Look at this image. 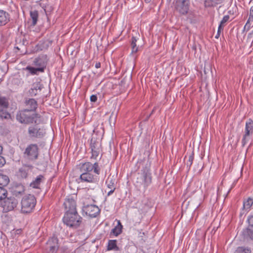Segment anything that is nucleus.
Listing matches in <instances>:
<instances>
[{
  "label": "nucleus",
  "mask_w": 253,
  "mask_h": 253,
  "mask_svg": "<svg viewBox=\"0 0 253 253\" xmlns=\"http://www.w3.org/2000/svg\"><path fill=\"white\" fill-rule=\"evenodd\" d=\"M135 186L140 188L141 186L146 188L152 182V175L150 171V163L148 161L145 167L143 168L136 175Z\"/></svg>",
  "instance_id": "obj_1"
},
{
  "label": "nucleus",
  "mask_w": 253,
  "mask_h": 253,
  "mask_svg": "<svg viewBox=\"0 0 253 253\" xmlns=\"http://www.w3.org/2000/svg\"><path fill=\"white\" fill-rule=\"evenodd\" d=\"M16 118L18 121L22 124H29L35 122L36 124H40L41 122V116L23 109L17 112Z\"/></svg>",
  "instance_id": "obj_2"
},
{
  "label": "nucleus",
  "mask_w": 253,
  "mask_h": 253,
  "mask_svg": "<svg viewBox=\"0 0 253 253\" xmlns=\"http://www.w3.org/2000/svg\"><path fill=\"white\" fill-rule=\"evenodd\" d=\"M63 223L67 226L76 229L82 223L83 218L78 214V212H66L62 219Z\"/></svg>",
  "instance_id": "obj_3"
},
{
  "label": "nucleus",
  "mask_w": 253,
  "mask_h": 253,
  "mask_svg": "<svg viewBox=\"0 0 253 253\" xmlns=\"http://www.w3.org/2000/svg\"><path fill=\"white\" fill-rule=\"evenodd\" d=\"M35 197L32 194L24 196L21 201V211L23 213H31L34 210L36 205Z\"/></svg>",
  "instance_id": "obj_4"
},
{
  "label": "nucleus",
  "mask_w": 253,
  "mask_h": 253,
  "mask_svg": "<svg viewBox=\"0 0 253 253\" xmlns=\"http://www.w3.org/2000/svg\"><path fill=\"white\" fill-rule=\"evenodd\" d=\"M19 201L14 196L6 197L0 202V206L2 208L3 211L7 212L12 211L18 205Z\"/></svg>",
  "instance_id": "obj_5"
},
{
  "label": "nucleus",
  "mask_w": 253,
  "mask_h": 253,
  "mask_svg": "<svg viewBox=\"0 0 253 253\" xmlns=\"http://www.w3.org/2000/svg\"><path fill=\"white\" fill-rule=\"evenodd\" d=\"M101 145L99 139L95 138L93 135L90 140V147L92 156L91 158H96L102 157Z\"/></svg>",
  "instance_id": "obj_6"
},
{
  "label": "nucleus",
  "mask_w": 253,
  "mask_h": 253,
  "mask_svg": "<svg viewBox=\"0 0 253 253\" xmlns=\"http://www.w3.org/2000/svg\"><path fill=\"white\" fill-rule=\"evenodd\" d=\"M80 172H93L97 175H99L100 172V168L97 163L93 164L90 162L81 163L78 165Z\"/></svg>",
  "instance_id": "obj_7"
},
{
  "label": "nucleus",
  "mask_w": 253,
  "mask_h": 253,
  "mask_svg": "<svg viewBox=\"0 0 253 253\" xmlns=\"http://www.w3.org/2000/svg\"><path fill=\"white\" fill-rule=\"evenodd\" d=\"M175 9L177 12L182 15L188 13L189 7V0H174Z\"/></svg>",
  "instance_id": "obj_8"
},
{
  "label": "nucleus",
  "mask_w": 253,
  "mask_h": 253,
  "mask_svg": "<svg viewBox=\"0 0 253 253\" xmlns=\"http://www.w3.org/2000/svg\"><path fill=\"white\" fill-rule=\"evenodd\" d=\"M82 210L86 215H88L91 217H96L100 212L99 208L94 205H88L84 206Z\"/></svg>",
  "instance_id": "obj_9"
},
{
  "label": "nucleus",
  "mask_w": 253,
  "mask_h": 253,
  "mask_svg": "<svg viewBox=\"0 0 253 253\" xmlns=\"http://www.w3.org/2000/svg\"><path fill=\"white\" fill-rule=\"evenodd\" d=\"M28 133L31 137L41 138L45 135V130L43 127L35 126L29 127Z\"/></svg>",
  "instance_id": "obj_10"
},
{
  "label": "nucleus",
  "mask_w": 253,
  "mask_h": 253,
  "mask_svg": "<svg viewBox=\"0 0 253 253\" xmlns=\"http://www.w3.org/2000/svg\"><path fill=\"white\" fill-rule=\"evenodd\" d=\"M48 58L46 55L42 54L36 58L33 61V65L38 68L43 69V72L46 66Z\"/></svg>",
  "instance_id": "obj_11"
},
{
  "label": "nucleus",
  "mask_w": 253,
  "mask_h": 253,
  "mask_svg": "<svg viewBox=\"0 0 253 253\" xmlns=\"http://www.w3.org/2000/svg\"><path fill=\"white\" fill-rule=\"evenodd\" d=\"M59 248L58 239L53 237L50 238L46 243V249L51 253H56Z\"/></svg>",
  "instance_id": "obj_12"
},
{
  "label": "nucleus",
  "mask_w": 253,
  "mask_h": 253,
  "mask_svg": "<svg viewBox=\"0 0 253 253\" xmlns=\"http://www.w3.org/2000/svg\"><path fill=\"white\" fill-rule=\"evenodd\" d=\"M38 147L37 144H31L25 150L24 154L31 158H37L38 156Z\"/></svg>",
  "instance_id": "obj_13"
},
{
  "label": "nucleus",
  "mask_w": 253,
  "mask_h": 253,
  "mask_svg": "<svg viewBox=\"0 0 253 253\" xmlns=\"http://www.w3.org/2000/svg\"><path fill=\"white\" fill-rule=\"evenodd\" d=\"M64 206L66 210V212H77L76 210V202L72 198L68 197L66 198L64 203Z\"/></svg>",
  "instance_id": "obj_14"
},
{
  "label": "nucleus",
  "mask_w": 253,
  "mask_h": 253,
  "mask_svg": "<svg viewBox=\"0 0 253 253\" xmlns=\"http://www.w3.org/2000/svg\"><path fill=\"white\" fill-rule=\"evenodd\" d=\"M80 179L82 182L93 183L95 181V177L92 172H80Z\"/></svg>",
  "instance_id": "obj_15"
},
{
  "label": "nucleus",
  "mask_w": 253,
  "mask_h": 253,
  "mask_svg": "<svg viewBox=\"0 0 253 253\" xmlns=\"http://www.w3.org/2000/svg\"><path fill=\"white\" fill-rule=\"evenodd\" d=\"M25 105L26 107L25 110H28L33 113H34L38 107L37 101L33 98L26 99L25 101Z\"/></svg>",
  "instance_id": "obj_16"
},
{
  "label": "nucleus",
  "mask_w": 253,
  "mask_h": 253,
  "mask_svg": "<svg viewBox=\"0 0 253 253\" xmlns=\"http://www.w3.org/2000/svg\"><path fill=\"white\" fill-rule=\"evenodd\" d=\"M33 166L30 164H23L22 167L19 169L17 172V175L22 178L27 177L28 172L29 170H31Z\"/></svg>",
  "instance_id": "obj_17"
},
{
  "label": "nucleus",
  "mask_w": 253,
  "mask_h": 253,
  "mask_svg": "<svg viewBox=\"0 0 253 253\" xmlns=\"http://www.w3.org/2000/svg\"><path fill=\"white\" fill-rule=\"evenodd\" d=\"M122 230L123 225H122L121 221L120 220H118L117 225L111 230L110 233V237L118 236L122 233Z\"/></svg>",
  "instance_id": "obj_18"
},
{
  "label": "nucleus",
  "mask_w": 253,
  "mask_h": 253,
  "mask_svg": "<svg viewBox=\"0 0 253 253\" xmlns=\"http://www.w3.org/2000/svg\"><path fill=\"white\" fill-rule=\"evenodd\" d=\"M25 191V187L22 184L16 185L12 191L13 196L15 198L24 194Z\"/></svg>",
  "instance_id": "obj_19"
},
{
  "label": "nucleus",
  "mask_w": 253,
  "mask_h": 253,
  "mask_svg": "<svg viewBox=\"0 0 253 253\" xmlns=\"http://www.w3.org/2000/svg\"><path fill=\"white\" fill-rule=\"evenodd\" d=\"M9 14L3 10H0V26L5 25L9 21Z\"/></svg>",
  "instance_id": "obj_20"
},
{
  "label": "nucleus",
  "mask_w": 253,
  "mask_h": 253,
  "mask_svg": "<svg viewBox=\"0 0 253 253\" xmlns=\"http://www.w3.org/2000/svg\"><path fill=\"white\" fill-rule=\"evenodd\" d=\"M116 240H109L108 242L107 249L108 251H120V248L117 245Z\"/></svg>",
  "instance_id": "obj_21"
},
{
  "label": "nucleus",
  "mask_w": 253,
  "mask_h": 253,
  "mask_svg": "<svg viewBox=\"0 0 253 253\" xmlns=\"http://www.w3.org/2000/svg\"><path fill=\"white\" fill-rule=\"evenodd\" d=\"M43 176L42 175H40L37 177L35 180H34L30 184V186L34 188H39L41 183L42 182Z\"/></svg>",
  "instance_id": "obj_22"
},
{
  "label": "nucleus",
  "mask_w": 253,
  "mask_h": 253,
  "mask_svg": "<svg viewBox=\"0 0 253 253\" xmlns=\"http://www.w3.org/2000/svg\"><path fill=\"white\" fill-rule=\"evenodd\" d=\"M253 205V198L249 197L243 202V209L246 211L250 210V208Z\"/></svg>",
  "instance_id": "obj_23"
},
{
  "label": "nucleus",
  "mask_w": 253,
  "mask_h": 253,
  "mask_svg": "<svg viewBox=\"0 0 253 253\" xmlns=\"http://www.w3.org/2000/svg\"><path fill=\"white\" fill-rule=\"evenodd\" d=\"M106 184L108 188L116 189L115 179L113 176H109L106 181Z\"/></svg>",
  "instance_id": "obj_24"
},
{
  "label": "nucleus",
  "mask_w": 253,
  "mask_h": 253,
  "mask_svg": "<svg viewBox=\"0 0 253 253\" xmlns=\"http://www.w3.org/2000/svg\"><path fill=\"white\" fill-rule=\"evenodd\" d=\"M251 22H253V6L251 7L249 17L244 27L245 29L249 30L250 29Z\"/></svg>",
  "instance_id": "obj_25"
},
{
  "label": "nucleus",
  "mask_w": 253,
  "mask_h": 253,
  "mask_svg": "<svg viewBox=\"0 0 253 253\" xmlns=\"http://www.w3.org/2000/svg\"><path fill=\"white\" fill-rule=\"evenodd\" d=\"M253 132L249 130L245 131V134L243 135V139L242 140V146H244L248 142L250 139V135H252Z\"/></svg>",
  "instance_id": "obj_26"
},
{
  "label": "nucleus",
  "mask_w": 253,
  "mask_h": 253,
  "mask_svg": "<svg viewBox=\"0 0 253 253\" xmlns=\"http://www.w3.org/2000/svg\"><path fill=\"white\" fill-rule=\"evenodd\" d=\"M9 182V179L7 176L0 173V187L6 186Z\"/></svg>",
  "instance_id": "obj_27"
},
{
  "label": "nucleus",
  "mask_w": 253,
  "mask_h": 253,
  "mask_svg": "<svg viewBox=\"0 0 253 253\" xmlns=\"http://www.w3.org/2000/svg\"><path fill=\"white\" fill-rule=\"evenodd\" d=\"M9 106V102L5 97L0 96V109H7Z\"/></svg>",
  "instance_id": "obj_28"
},
{
  "label": "nucleus",
  "mask_w": 253,
  "mask_h": 253,
  "mask_svg": "<svg viewBox=\"0 0 253 253\" xmlns=\"http://www.w3.org/2000/svg\"><path fill=\"white\" fill-rule=\"evenodd\" d=\"M38 12L37 10L31 11L30 12V17L32 19V25L35 26L36 25L38 19Z\"/></svg>",
  "instance_id": "obj_29"
},
{
  "label": "nucleus",
  "mask_w": 253,
  "mask_h": 253,
  "mask_svg": "<svg viewBox=\"0 0 253 253\" xmlns=\"http://www.w3.org/2000/svg\"><path fill=\"white\" fill-rule=\"evenodd\" d=\"M25 70H28L32 75H37L38 72H43V69L28 66L25 68Z\"/></svg>",
  "instance_id": "obj_30"
},
{
  "label": "nucleus",
  "mask_w": 253,
  "mask_h": 253,
  "mask_svg": "<svg viewBox=\"0 0 253 253\" xmlns=\"http://www.w3.org/2000/svg\"><path fill=\"white\" fill-rule=\"evenodd\" d=\"M137 40L136 38L132 37L131 41V53H136L138 51V47L136 46Z\"/></svg>",
  "instance_id": "obj_31"
},
{
  "label": "nucleus",
  "mask_w": 253,
  "mask_h": 253,
  "mask_svg": "<svg viewBox=\"0 0 253 253\" xmlns=\"http://www.w3.org/2000/svg\"><path fill=\"white\" fill-rule=\"evenodd\" d=\"M7 109H0V118L1 119H10L11 115L6 111Z\"/></svg>",
  "instance_id": "obj_32"
},
{
  "label": "nucleus",
  "mask_w": 253,
  "mask_h": 253,
  "mask_svg": "<svg viewBox=\"0 0 253 253\" xmlns=\"http://www.w3.org/2000/svg\"><path fill=\"white\" fill-rule=\"evenodd\" d=\"M236 253H251V250L248 248L239 247L235 251Z\"/></svg>",
  "instance_id": "obj_33"
},
{
  "label": "nucleus",
  "mask_w": 253,
  "mask_h": 253,
  "mask_svg": "<svg viewBox=\"0 0 253 253\" xmlns=\"http://www.w3.org/2000/svg\"><path fill=\"white\" fill-rule=\"evenodd\" d=\"M245 130L253 132V121L250 119L246 123Z\"/></svg>",
  "instance_id": "obj_34"
},
{
  "label": "nucleus",
  "mask_w": 253,
  "mask_h": 253,
  "mask_svg": "<svg viewBox=\"0 0 253 253\" xmlns=\"http://www.w3.org/2000/svg\"><path fill=\"white\" fill-rule=\"evenodd\" d=\"M7 191L3 187H0V202L7 197Z\"/></svg>",
  "instance_id": "obj_35"
},
{
  "label": "nucleus",
  "mask_w": 253,
  "mask_h": 253,
  "mask_svg": "<svg viewBox=\"0 0 253 253\" xmlns=\"http://www.w3.org/2000/svg\"><path fill=\"white\" fill-rule=\"evenodd\" d=\"M213 3V0H205L204 5L206 7H214L215 5Z\"/></svg>",
  "instance_id": "obj_36"
},
{
  "label": "nucleus",
  "mask_w": 253,
  "mask_h": 253,
  "mask_svg": "<svg viewBox=\"0 0 253 253\" xmlns=\"http://www.w3.org/2000/svg\"><path fill=\"white\" fill-rule=\"evenodd\" d=\"M13 83L14 84L21 85L23 84L24 82L22 81V79L20 78H15L13 79Z\"/></svg>",
  "instance_id": "obj_37"
},
{
  "label": "nucleus",
  "mask_w": 253,
  "mask_h": 253,
  "mask_svg": "<svg viewBox=\"0 0 253 253\" xmlns=\"http://www.w3.org/2000/svg\"><path fill=\"white\" fill-rule=\"evenodd\" d=\"M247 221L249 224L247 228L253 229V215L249 216Z\"/></svg>",
  "instance_id": "obj_38"
},
{
  "label": "nucleus",
  "mask_w": 253,
  "mask_h": 253,
  "mask_svg": "<svg viewBox=\"0 0 253 253\" xmlns=\"http://www.w3.org/2000/svg\"><path fill=\"white\" fill-rule=\"evenodd\" d=\"M38 89H40V87L39 86H38V85L37 86L34 87V88H32L29 90V93L31 94V96H35L37 94V90Z\"/></svg>",
  "instance_id": "obj_39"
},
{
  "label": "nucleus",
  "mask_w": 253,
  "mask_h": 253,
  "mask_svg": "<svg viewBox=\"0 0 253 253\" xmlns=\"http://www.w3.org/2000/svg\"><path fill=\"white\" fill-rule=\"evenodd\" d=\"M247 234L253 240V228H247Z\"/></svg>",
  "instance_id": "obj_40"
},
{
  "label": "nucleus",
  "mask_w": 253,
  "mask_h": 253,
  "mask_svg": "<svg viewBox=\"0 0 253 253\" xmlns=\"http://www.w3.org/2000/svg\"><path fill=\"white\" fill-rule=\"evenodd\" d=\"M229 19V16L228 15H225L223 17L222 20L220 22L221 25H224L226 22Z\"/></svg>",
  "instance_id": "obj_41"
},
{
  "label": "nucleus",
  "mask_w": 253,
  "mask_h": 253,
  "mask_svg": "<svg viewBox=\"0 0 253 253\" xmlns=\"http://www.w3.org/2000/svg\"><path fill=\"white\" fill-rule=\"evenodd\" d=\"M91 102H95L97 100V97L96 95H92L90 97Z\"/></svg>",
  "instance_id": "obj_42"
},
{
  "label": "nucleus",
  "mask_w": 253,
  "mask_h": 253,
  "mask_svg": "<svg viewBox=\"0 0 253 253\" xmlns=\"http://www.w3.org/2000/svg\"><path fill=\"white\" fill-rule=\"evenodd\" d=\"M224 25H221V23H220L219 26H218V30H217V32H221V31L223 30V27H224Z\"/></svg>",
  "instance_id": "obj_43"
},
{
  "label": "nucleus",
  "mask_w": 253,
  "mask_h": 253,
  "mask_svg": "<svg viewBox=\"0 0 253 253\" xmlns=\"http://www.w3.org/2000/svg\"><path fill=\"white\" fill-rule=\"evenodd\" d=\"M5 163V159H0V168L4 166Z\"/></svg>",
  "instance_id": "obj_44"
},
{
  "label": "nucleus",
  "mask_w": 253,
  "mask_h": 253,
  "mask_svg": "<svg viewBox=\"0 0 253 253\" xmlns=\"http://www.w3.org/2000/svg\"><path fill=\"white\" fill-rule=\"evenodd\" d=\"M187 157H188L189 159L193 158V157H194L193 151H191L190 155L188 156L186 155L185 156V158H186Z\"/></svg>",
  "instance_id": "obj_45"
},
{
  "label": "nucleus",
  "mask_w": 253,
  "mask_h": 253,
  "mask_svg": "<svg viewBox=\"0 0 253 253\" xmlns=\"http://www.w3.org/2000/svg\"><path fill=\"white\" fill-rule=\"evenodd\" d=\"M115 190V189H110V190L107 193V196H109L111 195H112L113 193V192H114Z\"/></svg>",
  "instance_id": "obj_46"
},
{
  "label": "nucleus",
  "mask_w": 253,
  "mask_h": 253,
  "mask_svg": "<svg viewBox=\"0 0 253 253\" xmlns=\"http://www.w3.org/2000/svg\"><path fill=\"white\" fill-rule=\"evenodd\" d=\"M95 68H100L101 67V64L100 62H96L95 65Z\"/></svg>",
  "instance_id": "obj_47"
},
{
  "label": "nucleus",
  "mask_w": 253,
  "mask_h": 253,
  "mask_svg": "<svg viewBox=\"0 0 253 253\" xmlns=\"http://www.w3.org/2000/svg\"><path fill=\"white\" fill-rule=\"evenodd\" d=\"M220 32H217L216 35H215V38L216 39H218V38H219V36H220Z\"/></svg>",
  "instance_id": "obj_48"
},
{
  "label": "nucleus",
  "mask_w": 253,
  "mask_h": 253,
  "mask_svg": "<svg viewBox=\"0 0 253 253\" xmlns=\"http://www.w3.org/2000/svg\"><path fill=\"white\" fill-rule=\"evenodd\" d=\"M213 2H214V4L216 6V5L218 4L217 3L216 0H213Z\"/></svg>",
  "instance_id": "obj_49"
},
{
  "label": "nucleus",
  "mask_w": 253,
  "mask_h": 253,
  "mask_svg": "<svg viewBox=\"0 0 253 253\" xmlns=\"http://www.w3.org/2000/svg\"><path fill=\"white\" fill-rule=\"evenodd\" d=\"M223 0H216L217 3L219 4H220L222 2Z\"/></svg>",
  "instance_id": "obj_50"
},
{
  "label": "nucleus",
  "mask_w": 253,
  "mask_h": 253,
  "mask_svg": "<svg viewBox=\"0 0 253 253\" xmlns=\"http://www.w3.org/2000/svg\"><path fill=\"white\" fill-rule=\"evenodd\" d=\"M193 159H189V161L190 164H192V163Z\"/></svg>",
  "instance_id": "obj_51"
},
{
  "label": "nucleus",
  "mask_w": 253,
  "mask_h": 253,
  "mask_svg": "<svg viewBox=\"0 0 253 253\" xmlns=\"http://www.w3.org/2000/svg\"><path fill=\"white\" fill-rule=\"evenodd\" d=\"M146 2L149 3L151 1V0H144Z\"/></svg>",
  "instance_id": "obj_52"
},
{
  "label": "nucleus",
  "mask_w": 253,
  "mask_h": 253,
  "mask_svg": "<svg viewBox=\"0 0 253 253\" xmlns=\"http://www.w3.org/2000/svg\"><path fill=\"white\" fill-rule=\"evenodd\" d=\"M253 34V31L252 32V33L250 34Z\"/></svg>",
  "instance_id": "obj_53"
}]
</instances>
